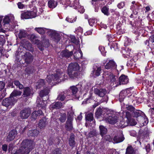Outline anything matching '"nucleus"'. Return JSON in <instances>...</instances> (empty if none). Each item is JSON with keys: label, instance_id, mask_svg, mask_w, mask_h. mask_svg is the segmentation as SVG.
I'll return each mask as SVG.
<instances>
[{"label": "nucleus", "instance_id": "obj_1", "mask_svg": "<svg viewBox=\"0 0 154 154\" xmlns=\"http://www.w3.org/2000/svg\"><path fill=\"white\" fill-rule=\"evenodd\" d=\"M80 66L77 63H71L69 64L68 69V74L70 78H78L80 74Z\"/></svg>", "mask_w": 154, "mask_h": 154}, {"label": "nucleus", "instance_id": "obj_2", "mask_svg": "<svg viewBox=\"0 0 154 154\" xmlns=\"http://www.w3.org/2000/svg\"><path fill=\"white\" fill-rule=\"evenodd\" d=\"M33 143L31 140H24L21 143L19 149L23 154H29L33 148Z\"/></svg>", "mask_w": 154, "mask_h": 154}, {"label": "nucleus", "instance_id": "obj_3", "mask_svg": "<svg viewBox=\"0 0 154 154\" xmlns=\"http://www.w3.org/2000/svg\"><path fill=\"white\" fill-rule=\"evenodd\" d=\"M19 55L16 56L17 60L20 61L21 60L20 57H22V59L25 61V63L27 64L31 63L33 60V58L32 55L28 52L23 51L19 52Z\"/></svg>", "mask_w": 154, "mask_h": 154}, {"label": "nucleus", "instance_id": "obj_4", "mask_svg": "<svg viewBox=\"0 0 154 154\" xmlns=\"http://www.w3.org/2000/svg\"><path fill=\"white\" fill-rule=\"evenodd\" d=\"M63 75V72L58 71L56 74L48 75L46 80L49 83L52 82L53 84L55 83H59L61 81Z\"/></svg>", "mask_w": 154, "mask_h": 154}, {"label": "nucleus", "instance_id": "obj_5", "mask_svg": "<svg viewBox=\"0 0 154 154\" xmlns=\"http://www.w3.org/2000/svg\"><path fill=\"white\" fill-rule=\"evenodd\" d=\"M41 88L39 95L41 97H43L48 95L49 92L50 90L46 87L45 82L44 79H39V89Z\"/></svg>", "mask_w": 154, "mask_h": 154}, {"label": "nucleus", "instance_id": "obj_6", "mask_svg": "<svg viewBox=\"0 0 154 154\" xmlns=\"http://www.w3.org/2000/svg\"><path fill=\"white\" fill-rule=\"evenodd\" d=\"M17 101V100L10 96L9 98L4 99L2 102V105L7 107H11Z\"/></svg>", "mask_w": 154, "mask_h": 154}, {"label": "nucleus", "instance_id": "obj_7", "mask_svg": "<svg viewBox=\"0 0 154 154\" xmlns=\"http://www.w3.org/2000/svg\"><path fill=\"white\" fill-rule=\"evenodd\" d=\"M36 16V12L33 11H28L21 14V18L22 19L32 18Z\"/></svg>", "mask_w": 154, "mask_h": 154}, {"label": "nucleus", "instance_id": "obj_8", "mask_svg": "<svg viewBox=\"0 0 154 154\" xmlns=\"http://www.w3.org/2000/svg\"><path fill=\"white\" fill-rule=\"evenodd\" d=\"M105 121L111 124H114L116 123L118 120V116L115 114H111L105 119Z\"/></svg>", "mask_w": 154, "mask_h": 154}, {"label": "nucleus", "instance_id": "obj_9", "mask_svg": "<svg viewBox=\"0 0 154 154\" xmlns=\"http://www.w3.org/2000/svg\"><path fill=\"white\" fill-rule=\"evenodd\" d=\"M31 113L30 109L29 108H26L20 111V116L22 119H26L29 116Z\"/></svg>", "mask_w": 154, "mask_h": 154}, {"label": "nucleus", "instance_id": "obj_10", "mask_svg": "<svg viewBox=\"0 0 154 154\" xmlns=\"http://www.w3.org/2000/svg\"><path fill=\"white\" fill-rule=\"evenodd\" d=\"M125 117L126 118L127 121L129 123L130 125H134L136 124L137 122L135 120L132 118L131 113L127 111L125 112Z\"/></svg>", "mask_w": 154, "mask_h": 154}, {"label": "nucleus", "instance_id": "obj_11", "mask_svg": "<svg viewBox=\"0 0 154 154\" xmlns=\"http://www.w3.org/2000/svg\"><path fill=\"white\" fill-rule=\"evenodd\" d=\"M72 118L70 115L68 116L65 125V128L66 130L70 131L72 129Z\"/></svg>", "mask_w": 154, "mask_h": 154}, {"label": "nucleus", "instance_id": "obj_12", "mask_svg": "<svg viewBox=\"0 0 154 154\" xmlns=\"http://www.w3.org/2000/svg\"><path fill=\"white\" fill-rule=\"evenodd\" d=\"M125 139V137L122 133H120L115 136L113 138L114 143H118L122 142Z\"/></svg>", "mask_w": 154, "mask_h": 154}, {"label": "nucleus", "instance_id": "obj_13", "mask_svg": "<svg viewBox=\"0 0 154 154\" xmlns=\"http://www.w3.org/2000/svg\"><path fill=\"white\" fill-rule=\"evenodd\" d=\"M117 65L113 60H109L105 66V68L107 69H113L116 68Z\"/></svg>", "mask_w": 154, "mask_h": 154}, {"label": "nucleus", "instance_id": "obj_14", "mask_svg": "<svg viewBox=\"0 0 154 154\" xmlns=\"http://www.w3.org/2000/svg\"><path fill=\"white\" fill-rule=\"evenodd\" d=\"M128 82V79L127 76L122 75L119 78V81L116 84V86L122 84L124 85L127 84Z\"/></svg>", "mask_w": 154, "mask_h": 154}, {"label": "nucleus", "instance_id": "obj_15", "mask_svg": "<svg viewBox=\"0 0 154 154\" xmlns=\"http://www.w3.org/2000/svg\"><path fill=\"white\" fill-rule=\"evenodd\" d=\"M104 75L106 76L107 79L110 81L111 83H113L114 82H115L116 80L115 76L112 73L105 72Z\"/></svg>", "mask_w": 154, "mask_h": 154}, {"label": "nucleus", "instance_id": "obj_16", "mask_svg": "<svg viewBox=\"0 0 154 154\" xmlns=\"http://www.w3.org/2000/svg\"><path fill=\"white\" fill-rule=\"evenodd\" d=\"M95 94L100 97H103L107 93V91L105 89L95 88L94 91Z\"/></svg>", "mask_w": 154, "mask_h": 154}, {"label": "nucleus", "instance_id": "obj_17", "mask_svg": "<svg viewBox=\"0 0 154 154\" xmlns=\"http://www.w3.org/2000/svg\"><path fill=\"white\" fill-rule=\"evenodd\" d=\"M17 134L16 131L15 129L12 130L9 133L8 135L7 140L8 141H10L13 140Z\"/></svg>", "mask_w": 154, "mask_h": 154}, {"label": "nucleus", "instance_id": "obj_18", "mask_svg": "<svg viewBox=\"0 0 154 154\" xmlns=\"http://www.w3.org/2000/svg\"><path fill=\"white\" fill-rule=\"evenodd\" d=\"M73 54L72 51H69L68 50H65L62 51L60 55L62 57L68 58L72 56Z\"/></svg>", "mask_w": 154, "mask_h": 154}, {"label": "nucleus", "instance_id": "obj_19", "mask_svg": "<svg viewBox=\"0 0 154 154\" xmlns=\"http://www.w3.org/2000/svg\"><path fill=\"white\" fill-rule=\"evenodd\" d=\"M32 90L29 87L25 88L23 91V96L24 97H26L30 96L32 94Z\"/></svg>", "mask_w": 154, "mask_h": 154}, {"label": "nucleus", "instance_id": "obj_20", "mask_svg": "<svg viewBox=\"0 0 154 154\" xmlns=\"http://www.w3.org/2000/svg\"><path fill=\"white\" fill-rule=\"evenodd\" d=\"M51 37L52 39L56 42H58L60 39L59 35L55 32H52Z\"/></svg>", "mask_w": 154, "mask_h": 154}, {"label": "nucleus", "instance_id": "obj_21", "mask_svg": "<svg viewBox=\"0 0 154 154\" xmlns=\"http://www.w3.org/2000/svg\"><path fill=\"white\" fill-rule=\"evenodd\" d=\"M129 125V123L126 121L125 122V121L122 119V120L120 121V122L118 124L117 126L118 128H123Z\"/></svg>", "mask_w": 154, "mask_h": 154}, {"label": "nucleus", "instance_id": "obj_22", "mask_svg": "<svg viewBox=\"0 0 154 154\" xmlns=\"http://www.w3.org/2000/svg\"><path fill=\"white\" fill-rule=\"evenodd\" d=\"M69 146L72 148H73L75 145V141L74 135H71L69 139Z\"/></svg>", "mask_w": 154, "mask_h": 154}, {"label": "nucleus", "instance_id": "obj_23", "mask_svg": "<svg viewBox=\"0 0 154 154\" xmlns=\"http://www.w3.org/2000/svg\"><path fill=\"white\" fill-rule=\"evenodd\" d=\"M22 92L20 91H17V90H14L11 94L10 96L11 97H13V98L17 99V97H16L17 96H20L21 95Z\"/></svg>", "mask_w": 154, "mask_h": 154}, {"label": "nucleus", "instance_id": "obj_24", "mask_svg": "<svg viewBox=\"0 0 154 154\" xmlns=\"http://www.w3.org/2000/svg\"><path fill=\"white\" fill-rule=\"evenodd\" d=\"M127 91L125 90L122 91H121L119 95V99L120 102L122 101L127 96Z\"/></svg>", "mask_w": 154, "mask_h": 154}, {"label": "nucleus", "instance_id": "obj_25", "mask_svg": "<svg viewBox=\"0 0 154 154\" xmlns=\"http://www.w3.org/2000/svg\"><path fill=\"white\" fill-rule=\"evenodd\" d=\"M125 154H136V153L133 147L131 146H129L126 149Z\"/></svg>", "mask_w": 154, "mask_h": 154}, {"label": "nucleus", "instance_id": "obj_26", "mask_svg": "<svg viewBox=\"0 0 154 154\" xmlns=\"http://www.w3.org/2000/svg\"><path fill=\"white\" fill-rule=\"evenodd\" d=\"M63 105L61 102H57L52 104L51 106L53 109H59L62 107Z\"/></svg>", "mask_w": 154, "mask_h": 154}, {"label": "nucleus", "instance_id": "obj_27", "mask_svg": "<svg viewBox=\"0 0 154 154\" xmlns=\"http://www.w3.org/2000/svg\"><path fill=\"white\" fill-rule=\"evenodd\" d=\"M48 7L50 8H55L57 5V3L54 0H50L48 3Z\"/></svg>", "mask_w": 154, "mask_h": 154}, {"label": "nucleus", "instance_id": "obj_28", "mask_svg": "<svg viewBox=\"0 0 154 154\" xmlns=\"http://www.w3.org/2000/svg\"><path fill=\"white\" fill-rule=\"evenodd\" d=\"M100 134L103 137V135L105 134L107 132V129L103 125L99 126Z\"/></svg>", "mask_w": 154, "mask_h": 154}, {"label": "nucleus", "instance_id": "obj_29", "mask_svg": "<svg viewBox=\"0 0 154 154\" xmlns=\"http://www.w3.org/2000/svg\"><path fill=\"white\" fill-rule=\"evenodd\" d=\"M46 119L45 118H43L39 122V128H42L45 127L46 125Z\"/></svg>", "mask_w": 154, "mask_h": 154}, {"label": "nucleus", "instance_id": "obj_30", "mask_svg": "<svg viewBox=\"0 0 154 154\" xmlns=\"http://www.w3.org/2000/svg\"><path fill=\"white\" fill-rule=\"evenodd\" d=\"M74 59H78L82 57V54L81 51H76L74 55Z\"/></svg>", "mask_w": 154, "mask_h": 154}, {"label": "nucleus", "instance_id": "obj_31", "mask_svg": "<svg viewBox=\"0 0 154 154\" xmlns=\"http://www.w3.org/2000/svg\"><path fill=\"white\" fill-rule=\"evenodd\" d=\"M133 113V115H134V117L136 118L139 117L140 119L143 121L144 120V118L141 116L140 113L137 110H134Z\"/></svg>", "mask_w": 154, "mask_h": 154}, {"label": "nucleus", "instance_id": "obj_32", "mask_svg": "<svg viewBox=\"0 0 154 154\" xmlns=\"http://www.w3.org/2000/svg\"><path fill=\"white\" fill-rule=\"evenodd\" d=\"M40 101H39V107H40L44 109L45 108L46 103V100H43L41 98L40 100Z\"/></svg>", "mask_w": 154, "mask_h": 154}, {"label": "nucleus", "instance_id": "obj_33", "mask_svg": "<svg viewBox=\"0 0 154 154\" xmlns=\"http://www.w3.org/2000/svg\"><path fill=\"white\" fill-rule=\"evenodd\" d=\"M32 41L35 44H38V38L34 35H32L30 37Z\"/></svg>", "mask_w": 154, "mask_h": 154}, {"label": "nucleus", "instance_id": "obj_34", "mask_svg": "<svg viewBox=\"0 0 154 154\" xmlns=\"http://www.w3.org/2000/svg\"><path fill=\"white\" fill-rule=\"evenodd\" d=\"M27 34L26 31L24 30H20L18 34V37L20 38H25L27 36Z\"/></svg>", "mask_w": 154, "mask_h": 154}, {"label": "nucleus", "instance_id": "obj_35", "mask_svg": "<svg viewBox=\"0 0 154 154\" xmlns=\"http://www.w3.org/2000/svg\"><path fill=\"white\" fill-rule=\"evenodd\" d=\"M66 113L61 114L59 119L61 123H64L66 121Z\"/></svg>", "mask_w": 154, "mask_h": 154}, {"label": "nucleus", "instance_id": "obj_36", "mask_svg": "<svg viewBox=\"0 0 154 154\" xmlns=\"http://www.w3.org/2000/svg\"><path fill=\"white\" fill-rule=\"evenodd\" d=\"M42 42V44L41 43V46L43 47H48L49 44L48 40L45 38H43Z\"/></svg>", "mask_w": 154, "mask_h": 154}, {"label": "nucleus", "instance_id": "obj_37", "mask_svg": "<svg viewBox=\"0 0 154 154\" xmlns=\"http://www.w3.org/2000/svg\"><path fill=\"white\" fill-rule=\"evenodd\" d=\"M85 119L86 121H91L93 119V114L92 113H88L85 116Z\"/></svg>", "mask_w": 154, "mask_h": 154}, {"label": "nucleus", "instance_id": "obj_38", "mask_svg": "<svg viewBox=\"0 0 154 154\" xmlns=\"http://www.w3.org/2000/svg\"><path fill=\"white\" fill-rule=\"evenodd\" d=\"M25 72L27 74H30L33 72V69L31 66L26 67L25 70Z\"/></svg>", "mask_w": 154, "mask_h": 154}, {"label": "nucleus", "instance_id": "obj_39", "mask_svg": "<svg viewBox=\"0 0 154 154\" xmlns=\"http://www.w3.org/2000/svg\"><path fill=\"white\" fill-rule=\"evenodd\" d=\"M14 84L18 88L20 89H22L24 88L23 85L21 84L17 80H15L14 82Z\"/></svg>", "mask_w": 154, "mask_h": 154}, {"label": "nucleus", "instance_id": "obj_40", "mask_svg": "<svg viewBox=\"0 0 154 154\" xmlns=\"http://www.w3.org/2000/svg\"><path fill=\"white\" fill-rule=\"evenodd\" d=\"M101 68L100 67H97L96 69H95L93 73L97 76L100 75L101 72Z\"/></svg>", "mask_w": 154, "mask_h": 154}, {"label": "nucleus", "instance_id": "obj_41", "mask_svg": "<svg viewBox=\"0 0 154 154\" xmlns=\"http://www.w3.org/2000/svg\"><path fill=\"white\" fill-rule=\"evenodd\" d=\"M70 89L71 90L72 94L73 95L75 94L78 90V88L75 86L70 87Z\"/></svg>", "mask_w": 154, "mask_h": 154}, {"label": "nucleus", "instance_id": "obj_42", "mask_svg": "<svg viewBox=\"0 0 154 154\" xmlns=\"http://www.w3.org/2000/svg\"><path fill=\"white\" fill-rule=\"evenodd\" d=\"M126 108L128 110L130 111L131 112L132 114L135 110L134 107L131 105H126Z\"/></svg>", "mask_w": 154, "mask_h": 154}, {"label": "nucleus", "instance_id": "obj_43", "mask_svg": "<svg viewBox=\"0 0 154 154\" xmlns=\"http://www.w3.org/2000/svg\"><path fill=\"white\" fill-rule=\"evenodd\" d=\"M108 10V8L104 6L102 8V11L104 14L108 15L109 14Z\"/></svg>", "mask_w": 154, "mask_h": 154}, {"label": "nucleus", "instance_id": "obj_44", "mask_svg": "<svg viewBox=\"0 0 154 154\" xmlns=\"http://www.w3.org/2000/svg\"><path fill=\"white\" fill-rule=\"evenodd\" d=\"M5 38L3 37V38H2L0 36V48H3V46L5 43Z\"/></svg>", "mask_w": 154, "mask_h": 154}, {"label": "nucleus", "instance_id": "obj_45", "mask_svg": "<svg viewBox=\"0 0 154 154\" xmlns=\"http://www.w3.org/2000/svg\"><path fill=\"white\" fill-rule=\"evenodd\" d=\"M66 96L63 94H59L57 97V99L61 101H63L65 100Z\"/></svg>", "mask_w": 154, "mask_h": 154}, {"label": "nucleus", "instance_id": "obj_46", "mask_svg": "<svg viewBox=\"0 0 154 154\" xmlns=\"http://www.w3.org/2000/svg\"><path fill=\"white\" fill-rule=\"evenodd\" d=\"M38 114V111H34L32 114V118L35 119L37 118Z\"/></svg>", "mask_w": 154, "mask_h": 154}, {"label": "nucleus", "instance_id": "obj_47", "mask_svg": "<svg viewBox=\"0 0 154 154\" xmlns=\"http://www.w3.org/2000/svg\"><path fill=\"white\" fill-rule=\"evenodd\" d=\"M88 23L91 26H93L96 23V20L94 19H91L88 20Z\"/></svg>", "mask_w": 154, "mask_h": 154}, {"label": "nucleus", "instance_id": "obj_48", "mask_svg": "<svg viewBox=\"0 0 154 154\" xmlns=\"http://www.w3.org/2000/svg\"><path fill=\"white\" fill-rule=\"evenodd\" d=\"M52 154H61V151L59 149H56L52 151Z\"/></svg>", "mask_w": 154, "mask_h": 154}, {"label": "nucleus", "instance_id": "obj_49", "mask_svg": "<svg viewBox=\"0 0 154 154\" xmlns=\"http://www.w3.org/2000/svg\"><path fill=\"white\" fill-rule=\"evenodd\" d=\"M102 114V110L100 109H98L95 113V115L97 117L100 116Z\"/></svg>", "mask_w": 154, "mask_h": 154}, {"label": "nucleus", "instance_id": "obj_50", "mask_svg": "<svg viewBox=\"0 0 154 154\" xmlns=\"http://www.w3.org/2000/svg\"><path fill=\"white\" fill-rule=\"evenodd\" d=\"M97 134V133L95 131H91L89 133V136L90 137H93L94 136H96Z\"/></svg>", "mask_w": 154, "mask_h": 154}, {"label": "nucleus", "instance_id": "obj_51", "mask_svg": "<svg viewBox=\"0 0 154 154\" xmlns=\"http://www.w3.org/2000/svg\"><path fill=\"white\" fill-rule=\"evenodd\" d=\"M5 83L2 81H0V91L3 89L5 86Z\"/></svg>", "mask_w": 154, "mask_h": 154}, {"label": "nucleus", "instance_id": "obj_52", "mask_svg": "<svg viewBox=\"0 0 154 154\" xmlns=\"http://www.w3.org/2000/svg\"><path fill=\"white\" fill-rule=\"evenodd\" d=\"M9 17L8 16L5 17L3 19V22L5 23H8L10 21Z\"/></svg>", "mask_w": 154, "mask_h": 154}, {"label": "nucleus", "instance_id": "obj_53", "mask_svg": "<svg viewBox=\"0 0 154 154\" xmlns=\"http://www.w3.org/2000/svg\"><path fill=\"white\" fill-rule=\"evenodd\" d=\"M45 29L42 28H39V33L43 34L45 33Z\"/></svg>", "mask_w": 154, "mask_h": 154}, {"label": "nucleus", "instance_id": "obj_54", "mask_svg": "<svg viewBox=\"0 0 154 154\" xmlns=\"http://www.w3.org/2000/svg\"><path fill=\"white\" fill-rule=\"evenodd\" d=\"M33 131V136H37L38 133V131L37 130H34Z\"/></svg>", "mask_w": 154, "mask_h": 154}, {"label": "nucleus", "instance_id": "obj_55", "mask_svg": "<svg viewBox=\"0 0 154 154\" xmlns=\"http://www.w3.org/2000/svg\"><path fill=\"white\" fill-rule=\"evenodd\" d=\"M17 5L18 8L20 9H22L24 7V5L21 2H19L17 3Z\"/></svg>", "mask_w": 154, "mask_h": 154}, {"label": "nucleus", "instance_id": "obj_56", "mask_svg": "<svg viewBox=\"0 0 154 154\" xmlns=\"http://www.w3.org/2000/svg\"><path fill=\"white\" fill-rule=\"evenodd\" d=\"M103 97V100L101 101V102H106L108 100V96L106 95H105Z\"/></svg>", "mask_w": 154, "mask_h": 154}, {"label": "nucleus", "instance_id": "obj_57", "mask_svg": "<svg viewBox=\"0 0 154 154\" xmlns=\"http://www.w3.org/2000/svg\"><path fill=\"white\" fill-rule=\"evenodd\" d=\"M124 6V3L123 2H122L119 3L118 5V7L119 8H121Z\"/></svg>", "mask_w": 154, "mask_h": 154}, {"label": "nucleus", "instance_id": "obj_58", "mask_svg": "<svg viewBox=\"0 0 154 154\" xmlns=\"http://www.w3.org/2000/svg\"><path fill=\"white\" fill-rule=\"evenodd\" d=\"M146 149L147 152H149L150 150V145L149 144H148L146 146Z\"/></svg>", "mask_w": 154, "mask_h": 154}, {"label": "nucleus", "instance_id": "obj_59", "mask_svg": "<svg viewBox=\"0 0 154 154\" xmlns=\"http://www.w3.org/2000/svg\"><path fill=\"white\" fill-rule=\"evenodd\" d=\"M8 146L6 144H4L2 146V150L5 151H6L7 149Z\"/></svg>", "mask_w": 154, "mask_h": 154}, {"label": "nucleus", "instance_id": "obj_60", "mask_svg": "<svg viewBox=\"0 0 154 154\" xmlns=\"http://www.w3.org/2000/svg\"><path fill=\"white\" fill-rule=\"evenodd\" d=\"M149 41L152 43L154 42V35H152L150 37Z\"/></svg>", "mask_w": 154, "mask_h": 154}, {"label": "nucleus", "instance_id": "obj_61", "mask_svg": "<svg viewBox=\"0 0 154 154\" xmlns=\"http://www.w3.org/2000/svg\"><path fill=\"white\" fill-rule=\"evenodd\" d=\"M99 49L101 53L105 52V48L104 47L101 46L99 47Z\"/></svg>", "mask_w": 154, "mask_h": 154}, {"label": "nucleus", "instance_id": "obj_62", "mask_svg": "<svg viewBox=\"0 0 154 154\" xmlns=\"http://www.w3.org/2000/svg\"><path fill=\"white\" fill-rule=\"evenodd\" d=\"M27 134L29 136H33V131L30 130L27 133Z\"/></svg>", "mask_w": 154, "mask_h": 154}, {"label": "nucleus", "instance_id": "obj_63", "mask_svg": "<svg viewBox=\"0 0 154 154\" xmlns=\"http://www.w3.org/2000/svg\"><path fill=\"white\" fill-rule=\"evenodd\" d=\"M92 30H91L89 31H88L86 32L85 34L86 35H91L92 33Z\"/></svg>", "mask_w": 154, "mask_h": 154}, {"label": "nucleus", "instance_id": "obj_64", "mask_svg": "<svg viewBox=\"0 0 154 154\" xmlns=\"http://www.w3.org/2000/svg\"><path fill=\"white\" fill-rule=\"evenodd\" d=\"M11 154H23L22 153L20 152L19 149L18 150H17L14 153H11Z\"/></svg>", "mask_w": 154, "mask_h": 154}]
</instances>
